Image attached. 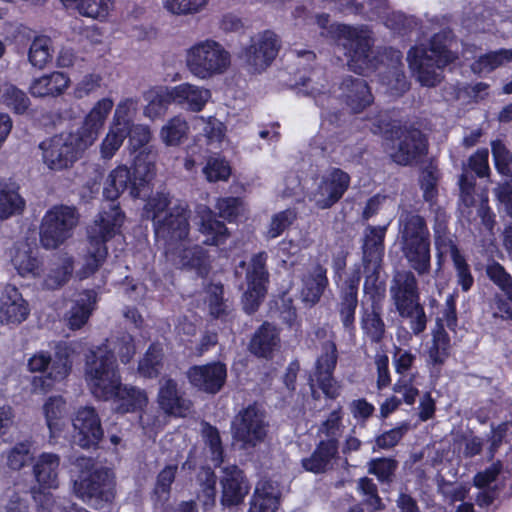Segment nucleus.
I'll return each instance as SVG.
<instances>
[{
	"instance_id": "obj_61",
	"label": "nucleus",
	"mask_w": 512,
	"mask_h": 512,
	"mask_svg": "<svg viewBox=\"0 0 512 512\" xmlns=\"http://www.w3.org/2000/svg\"><path fill=\"white\" fill-rule=\"evenodd\" d=\"M209 0H163L164 8L174 15H193L202 11Z\"/></svg>"
},
{
	"instance_id": "obj_58",
	"label": "nucleus",
	"mask_w": 512,
	"mask_h": 512,
	"mask_svg": "<svg viewBox=\"0 0 512 512\" xmlns=\"http://www.w3.org/2000/svg\"><path fill=\"white\" fill-rule=\"evenodd\" d=\"M148 105L145 107L144 114L151 118H157L162 116L170 103L172 98L170 97V89L151 91L148 96Z\"/></svg>"
},
{
	"instance_id": "obj_34",
	"label": "nucleus",
	"mask_w": 512,
	"mask_h": 512,
	"mask_svg": "<svg viewBox=\"0 0 512 512\" xmlns=\"http://www.w3.org/2000/svg\"><path fill=\"white\" fill-rule=\"evenodd\" d=\"M486 274L506 297L499 305L500 311L512 319V276L496 261L487 265Z\"/></svg>"
},
{
	"instance_id": "obj_35",
	"label": "nucleus",
	"mask_w": 512,
	"mask_h": 512,
	"mask_svg": "<svg viewBox=\"0 0 512 512\" xmlns=\"http://www.w3.org/2000/svg\"><path fill=\"white\" fill-rule=\"evenodd\" d=\"M279 504V491L270 481L257 483L250 501L249 512H276Z\"/></svg>"
},
{
	"instance_id": "obj_32",
	"label": "nucleus",
	"mask_w": 512,
	"mask_h": 512,
	"mask_svg": "<svg viewBox=\"0 0 512 512\" xmlns=\"http://www.w3.org/2000/svg\"><path fill=\"white\" fill-rule=\"evenodd\" d=\"M60 457L54 453H42L39 455L33 467L36 481L44 488L58 487V474Z\"/></svg>"
},
{
	"instance_id": "obj_36",
	"label": "nucleus",
	"mask_w": 512,
	"mask_h": 512,
	"mask_svg": "<svg viewBox=\"0 0 512 512\" xmlns=\"http://www.w3.org/2000/svg\"><path fill=\"white\" fill-rule=\"evenodd\" d=\"M11 262L21 276L36 277L40 274V260L26 242L15 244L11 253Z\"/></svg>"
},
{
	"instance_id": "obj_2",
	"label": "nucleus",
	"mask_w": 512,
	"mask_h": 512,
	"mask_svg": "<svg viewBox=\"0 0 512 512\" xmlns=\"http://www.w3.org/2000/svg\"><path fill=\"white\" fill-rule=\"evenodd\" d=\"M398 234L401 251L410 268L418 276L428 275L431 271V241L425 218L416 210L400 208Z\"/></svg>"
},
{
	"instance_id": "obj_50",
	"label": "nucleus",
	"mask_w": 512,
	"mask_h": 512,
	"mask_svg": "<svg viewBox=\"0 0 512 512\" xmlns=\"http://www.w3.org/2000/svg\"><path fill=\"white\" fill-rule=\"evenodd\" d=\"M163 348L159 344H151L143 358L139 361L138 371L146 378L157 377L163 366Z\"/></svg>"
},
{
	"instance_id": "obj_29",
	"label": "nucleus",
	"mask_w": 512,
	"mask_h": 512,
	"mask_svg": "<svg viewBox=\"0 0 512 512\" xmlns=\"http://www.w3.org/2000/svg\"><path fill=\"white\" fill-rule=\"evenodd\" d=\"M70 79L63 72H52L32 80L29 92L33 97H58L69 87Z\"/></svg>"
},
{
	"instance_id": "obj_42",
	"label": "nucleus",
	"mask_w": 512,
	"mask_h": 512,
	"mask_svg": "<svg viewBox=\"0 0 512 512\" xmlns=\"http://www.w3.org/2000/svg\"><path fill=\"white\" fill-rule=\"evenodd\" d=\"M190 126L186 118L176 115L170 118L160 130V139L166 146H178L188 139Z\"/></svg>"
},
{
	"instance_id": "obj_62",
	"label": "nucleus",
	"mask_w": 512,
	"mask_h": 512,
	"mask_svg": "<svg viewBox=\"0 0 512 512\" xmlns=\"http://www.w3.org/2000/svg\"><path fill=\"white\" fill-rule=\"evenodd\" d=\"M296 218L297 212L291 208L274 214L267 230V237L271 239L277 238L293 224Z\"/></svg>"
},
{
	"instance_id": "obj_25",
	"label": "nucleus",
	"mask_w": 512,
	"mask_h": 512,
	"mask_svg": "<svg viewBox=\"0 0 512 512\" xmlns=\"http://www.w3.org/2000/svg\"><path fill=\"white\" fill-rule=\"evenodd\" d=\"M341 96L353 113H360L373 102L367 82L359 77H345L340 85Z\"/></svg>"
},
{
	"instance_id": "obj_10",
	"label": "nucleus",
	"mask_w": 512,
	"mask_h": 512,
	"mask_svg": "<svg viewBox=\"0 0 512 512\" xmlns=\"http://www.w3.org/2000/svg\"><path fill=\"white\" fill-rule=\"evenodd\" d=\"M79 223L75 207L55 205L43 216L40 225V243L45 249H56L72 237Z\"/></svg>"
},
{
	"instance_id": "obj_9",
	"label": "nucleus",
	"mask_w": 512,
	"mask_h": 512,
	"mask_svg": "<svg viewBox=\"0 0 512 512\" xmlns=\"http://www.w3.org/2000/svg\"><path fill=\"white\" fill-rule=\"evenodd\" d=\"M185 63L194 77L208 80L227 71L231 64V55L219 42L205 39L186 50Z\"/></svg>"
},
{
	"instance_id": "obj_16",
	"label": "nucleus",
	"mask_w": 512,
	"mask_h": 512,
	"mask_svg": "<svg viewBox=\"0 0 512 512\" xmlns=\"http://www.w3.org/2000/svg\"><path fill=\"white\" fill-rule=\"evenodd\" d=\"M350 185V176L339 168H332L322 176L309 200L319 209H328L337 203Z\"/></svg>"
},
{
	"instance_id": "obj_3",
	"label": "nucleus",
	"mask_w": 512,
	"mask_h": 512,
	"mask_svg": "<svg viewBox=\"0 0 512 512\" xmlns=\"http://www.w3.org/2000/svg\"><path fill=\"white\" fill-rule=\"evenodd\" d=\"M70 464L77 473L72 489L78 498L96 506L114 500L116 483L110 469L99 466L94 458L84 455L71 457Z\"/></svg>"
},
{
	"instance_id": "obj_51",
	"label": "nucleus",
	"mask_w": 512,
	"mask_h": 512,
	"mask_svg": "<svg viewBox=\"0 0 512 512\" xmlns=\"http://www.w3.org/2000/svg\"><path fill=\"white\" fill-rule=\"evenodd\" d=\"M396 310L402 318L409 321L410 329L415 335L421 334L426 329L427 317L420 300L396 307Z\"/></svg>"
},
{
	"instance_id": "obj_64",
	"label": "nucleus",
	"mask_w": 512,
	"mask_h": 512,
	"mask_svg": "<svg viewBox=\"0 0 512 512\" xmlns=\"http://www.w3.org/2000/svg\"><path fill=\"white\" fill-rule=\"evenodd\" d=\"M495 166L499 173L505 176L512 174V153L500 141H493L491 144Z\"/></svg>"
},
{
	"instance_id": "obj_55",
	"label": "nucleus",
	"mask_w": 512,
	"mask_h": 512,
	"mask_svg": "<svg viewBox=\"0 0 512 512\" xmlns=\"http://www.w3.org/2000/svg\"><path fill=\"white\" fill-rule=\"evenodd\" d=\"M101 347L112 352L114 356L115 353H117L121 362L124 364L129 363L136 352L134 339L128 333H121L109 344L102 345Z\"/></svg>"
},
{
	"instance_id": "obj_12",
	"label": "nucleus",
	"mask_w": 512,
	"mask_h": 512,
	"mask_svg": "<svg viewBox=\"0 0 512 512\" xmlns=\"http://www.w3.org/2000/svg\"><path fill=\"white\" fill-rule=\"evenodd\" d=\"M269 422L263 407L257 403L242 408L233 418L232 436L242 448H254L264 442L268 434Z\"/></svg>"
},
{
	"instance_id": "obj_20",
	"label": "nucleus",
	"mask_w": 512,
	"mask_h": 512,
	"mask_svg": "<svg viewBox=\"0 0 512 512\" xmlns=\"http://www.w3.org/2000/svg\"><path fill=\"white\" fill-rule=\"evenodd\" d=\"M361 279L360 268H356L345 280L337 305L340 321L349 334L355 330V312L358 306V286Z\"/></svg>"
},
{
	"instance_id": "obj_22",
	"label": "nucleus",
	"mask_w": 512,
	"mask_h": 512,
	"mask_svg": "<svg viewBox=\"0 0 512 512\" xmlns=\"http://www.w3.org/2000/svg\"><path fill=\"white\" fill-rule=\"evenodd\" d=\"M158 404L168 415L184 417L191 408L190 400L179 390L177 382L169 376L159 381Z\"/></svg>"
},
{
	"instance_id": "obj_33",
	"label": "nucleus",
	"mask_w": 512,
	"mask_h": 512,
	"mask_svg": "<svg viewBox=\"0 0 512 512\" xmlns=\"http://www.w3.org/2000/svg\"><path fill=\"white\" fill-rule=\"evenodd\" d=\"M387 58L391 59L392 70L382 77L383 83L387 86L389 93L393 96H400L409 89V84L402 71V53L399 50L389 48L385 50Z\"/></svg>"
},
{
	"instance_id": "obj_24",
	"label": "nucleus",
	"mask_w": 512,
	"mask_h": 512,
	"mask_svg": "<svg viewBox=\"0 0 512 512\" xmlns=\"http://www.w3.org/2000/svg\"><path fill=\"white\" fill-rule=\"evenodd\" d=\"M389 293L396 307L420 300L418 282L411 270H397L390 282Z\"/></svg>"
},
{
	"instance_id": "obj_59",
	"label": "nucleus",
	"mask_w": 512,
	"mask_h": 512,
	"mask_svg": "<svg viewBox=\"0 0 512 512\" xmlns=\"http://www.w3.org/2000/svg\"><path fill=\"white\" fill-rule=\"evenodd\" d=\"M100 131V128L92 126V124L84 120L82 126L76 132L67 134L72 138L73 144L81 154L96 141Z\"/></svg>"
},
{
	"instance_id": "obj_47",
	"label": "nucleus",
	"mask_w": 512,
	"mask_h": 512,
	"mask_svg": "<svg viewBox=\"0 0 512 512\" xmlns=\"http://www.w3.org/2000/svg\"><path fill=\"white\" fill-rule=\"evenodd\" d=\"M52 40L48 36L35 37L28 51L30 64L38 69H43L52 60Z\"/></svg>"
},
{
	"instance_id": "obj_54",
	"label": "nucleus",
	"mask_w": 512,
	"mask_h": 512,
	"mask_svg": "<svg viewBox=\"0 0 512 512\" xmlns=\"http://www.w3.org/2000/svg\"><path fill=\"white\" fill-rule=\"evenodd\" d=\"M73 272V259L69 256L61 258L60 262L54 264L45 278L46 288L54 290L63 286Z\"/></svg>"
},
{
	"instance_id": "obj_38",
	"label": "nucleus",
	"mask_w": 512,
	"mask_h": 512,
	"mask_svg": "<svg viewBox=\"0 0 512 512\" xmlns=\"http://www.w3.org/2000/svg\"><path fill=\"white\" fill-rule=\"evenodd\" d=\"M96 297L94 290H85L78 295L68 312V325L71 329H79L88 321L96 304Z\"/></svg>"
},
{
	"instance_id": "obj_4",
	"label": "nucleus",
	"mask_w": 512,
	"mask_h": 512,
	"mask_svg": "<svg viewBox=\"0 0 512 512\" xmlns=\"http://www.w3.org/2000/svg\"><path fill=\"white\" fill-rule=\"evenodd\" d=\"M157 154L149 148L140 150L135 156L132 173L125 165L118 166L108 175L103 194L106 199L110 200L108 208H103L102 212L109 211L111 205H115L114 200L125 190H129V194L133 198L141 196V191L155 176V163ZM120 209V208H118ZM121 212V210H119Z\"/></svg>"
},
{
	"instance_id": "obj_18",
	"label": "nucleus",
	"mask_w": 512,
	"mask_h": 512,
	"mask_svg": "<svg viewBox=\"0 0 512 512\" xmlns=\"http://www.w3.org/2000/svg\"><path fill=\"white\" fill-rule=\"evenodd\" d=\"M75 443L84 449L95 448L104 436L100 418L93 407L78 409L73 418Z\"/></svg>"
},
{
	"instance_id": "obj_46",
	"label": "nucleus",
	"mask_w": 512,
	"mask_h": 512,
	"mask_svg": "<svg viewBox=\"0 0 512 512\" xmlns=\"http://www.w3.org/2000/svg\"><path fill=\"white\" fill-rule=\"evenodd\" d=\"M50 436L55 437L62 429L61 420L67 413L66 402L61 396H52L43 405Z\"/></svg>"
},
{
	"instance_id": "obj_45",
	"label": "nucleus",
	"mask_w": 512,
	"mask_h": 512,
	"mask_svg": "<svg viewBox=\"0 0 512 512\" xmlns=\"http://www.w3.org/2000/svg\"><path fill=\"white\" fill-rule=\"evenodd\" d=\"M450 338L445 331L441 319H437L436 326L432 332V345L429 348V358L435 365H442L450 354Z\"/></svg>"
},
{
	"instance_id": "obj_49",
	"label": "nucleus",
	"mask_w": 512,
	"mask_h": 512,
	"mask_svg": "<svg viewBox=\"0 0 512 512\" xmlns=\"http://www.w3.org/2000/svg\"><path fill=\"white\" fill-rule=\"evenodd\" d=\"M267 258L266 252H259L251 258L246 270L247 286L266 288L269 281V273L266 268Z\"/></svg>"
},
{
	"instance_id": "obj_60",
	"label": "nucleus",
	"mask_w": 512,
	"mask_h": 512,
	"mask_svg": "<svg viewBox=\"0 0 512 512\" xmlns=\"http://www.w3.org/2000/svg\"><path fill=\"white\" fill-rule=\"evenodd\" d=\"M397 467L398 462L394 459L377 458L368 463V472L376 475L380 482L389 484L393 481Z\"/></svg>"
},
{
	"instance_id": "obj_37",
	"label": "nucleus",
	"mask_w": 512,
	"mask_h": 512,
	"mask_svg": "<svg viewBox=\"0 0 512 512\" xmlns=\"http://www.w3.org/2000/svg\"><path fill=\"white\" fill-rule=\"evenodd\" d=\"M338 454V446L331 441H320L310 457L302 460L305 470L323 473L331 466V461Z\"/></svg>"
},
{
	"instance_id": "obj_30",
	"label": "nucleus",
	"mask_w": 512,
	"mask_h": 512,
	"mask_svg": "<svg viewBox=\"0 0 512 512\" xmlns=\"http://www.w3.org/2000/svg\"><path fill=\"white\" fill-rule=\"evenodd\" d=\"M387 225H368L363 232L362 263H381L384 256V239Z\"/></svg>"
},
{
	"instance_id": "obj_28",
	"label": "nucleus",
	"mask_w": 512,
	"mask_h": 512,
	"mask_svg": "<svg viewBox=\"0 0 512 512\" xmlns=\"http://www.w3.org/2000/svg\"><path fill=\"white\" fill-rule=\"evenodd\" d=\"M197 214L200 217L198 230L205 236L203 243L209 246L224 244L229 237L225 224L217 220L214 212L207 206H199Z\"/></svg>"
},
{
	"instance_id": "obj_27",
	"label": "nucleus",
	"mask_w": 512,
	"mask_h": 512,
	"mask_svg": "<svg viewBox=\"0 0 512 512\" xmlns=\"http://www.w3.org/2000/svg\"><path fill=\"white\" fill-rule=\"evenodd\" d=\"M280 347V329L270 323L264 322L252 335L248 349L257 357L271 358Z\"/></svg>"
},
{
	"instance_id": "obj_14",
	"label": "nucleus",
	"mask_w": 512,
	"mask_h": 512,
	"mask_svg": "<svg viewBox=\"0 0 512 512\" xmlns=\"http://www.w3.org/2000/svg\"><path fill=\"white\" fill-rule=\"evenodd\" d=\"M43 164L52 171H62L72 167L80 153L67 133H60L43 140L39 144Z\"/></svg>"
},
{
	"instance_id": "obj_17",
	"label": "nucleus",
	"mask_w": 512,
	"mask_h": 512,
	"mask_svg": "<svg viewBox=\"0 0 512 512\" xmlns=\"http://www.w3.org/2000/svg\"><path fill=\"white\" fill-rule=\"evenodd\" d=\"M337 360L335 342L331 340L324 342L322 352L315 362L314 379L322 392L330 399L337 398L340 390V386L333 377Z\"/></svg>"
},
{
	"instance_id": "obj_8",
	"label": "nucleus",
	"mask_w": 512,
	"mask_h": 512,
	"mask_svg": "<svg viewBox=\"0 0 512 512\" xmlns=\"http://www.w3.org/2000/svg\"><path fill=\"white\" fill-rule=\"evenodd\" d=\"M372 131L375 134H383L386 138L396 140L390 155L392 160L399 165H412L427 151L425 137L419 129L400 126L381 119L373 124Z\"/></svg>"
},
{
	"instance_id": "obj_5",
	"label": "nucleus",
	"mask_w": 512,
	"mask_h": 512,
	"mask_svg": "<svg viewBox=\"0 0 512 512\" xmlns=\"http://www.w3.org/2000/svg\"><path fill=\"white\" fill-rule=\"evenodd\" d=\"M124 214L118 207L111 205L109 211L100 213L88 230L89 247L82 268L78 271L81 279L94 274L105 261L108 251L105 243L110 240L121 227Z\"/></svg>"
},
{
	"instance_id": "obj_11",
	"label": "nucleus",
	"mask_w": 512,
	"mask_h": 512,
	"mask_svg": "<svg viewBox=\"0 0 512 512\" xmlns=\"http://www.w3.org/2000/svg\"><path fill=\"white\" fill-rule=\"evenodd\" d=\"M336 32L338 45L343 47L349 57L348 66L351 70L362 73L374 66L371 59L373 38L367 27L338 25Z\"/></svg>"
},
{
	"instance_id": "obj_19",
	"label": "nucleus",
	"mask_w": 512,
	"mask_h": 512,
	"mask_svg": "<svg viewBox=\"0 0 512 512\" xmlns=\"http://www.w3.org/2000/svg\"><path fill=\"white\" fill-rule=\"evenodd\" d=\"M186 375L192 386L203 392L216 394L226 382L227 369L221 362H212L206 365L192 366Z\"/></svg>"
},
{
	"instance_id": "obj_48",
	"label": "nucleus",
	"mask_w": 512,
	"mask_h": 512,
	"mask_svg": "<svg viewBox=\"0 0 512 512\" xmlns=\"http://www.w3.org/2000/svg\"><path fill=\"white\" fill-rule=\"evenodd\" d=\"M177 469V465H168L158 473L152 495L155 504L163 506L169 500Z\"/></svg>"
},
{
	"instance_id": "obj_56",
	"label": "nucleus",
	"mask_w": 512,
	"mask_h": 512,
	"mask_svg": "<svg viewBox=\"0 0 512 512\" xmlns=\"http://www.w3.org/2000/svg\"><path fill=\"white\" fill-rule=\"evenodd\" d=\"M32 458L31 443L29 441L16 443L6 452L7 466L16 471L29 464Z\"/></svg>"
},
{
	"instance_id": "obj_6",
	"label": "nucleus",
	"mask_w": 512,
	"mask_h": 512,
	"mask_svg": "<svg viewBox=\"0 0 512 512\" xmlns=\"http://www.w3.org/2000/svg\"><path fill=\"white\" fill-rule=\"evenodd\" d=\"M453 60L454 56L446 49L440 34L431 38L429 47L415 46L407 53L410 69L416 73L421 85L427 87H434L441 82L442 69Z\"/></svg>"
},
{
	"instance_id": "obj_7",
	"label": "nucleus",
	"mask_w": 512,
	"mask_h": 512,
	"mask_svg": "<svg viewBox=\"0 0 512 512\" xmlns=\"http://www.w3.org/2000/svg\"><path fill=\"white\" fill-rule=\"evenodd\" d=\"M85 380L94 397L108 401L119 387L121 377L112 352L96 347L86 355Z\"/></svg>"
},
{
	"instance_id": "obj_52",
	"label": "nucleus",
	"mask_w": 512,
	"mask_h": 512,
	"mask_svg": "<svg viewBox=\"0 0 512 512\" xmlns=\"http://www.w3.org/2000/svg\"><path fill=\"white\" fill-rule=\"evenodd\" d=\"M512 61V49H500L498 51L490 52L479 57L471 65L474 73L491 72L499 66Z\"/></svg>"
},
{
	"instance_id": "obj_44",
	"label": "nucleus",
	"mask_w": 512,
	"mask_h": 512,
	"mask_svg": "<svg viewBox=\"0 0 512 512\" xmlns=\"http://www.w3.org/2000/svg\"><path fill=\"white\" fill-rule=\"evenodd\" d=\"M361 328L372 342L379 343L385 335V323L381 316V308L373 303L365 309L361 316Z\"/></svg>"
},
{
	"instance_id": "obj_21",
	"label": "nucleus",
	"mask_w": 512,
	"mask_h": 512,
	"mask_svg": "<svg viewBox=\"0 0 512 512\" xmlns=\"http://www.w3.org/2000/svg\"><path fill=\"white\" fill-rule=\"evenodd\" d=\"M221 504L225 507L238 506L249 493L250 485L242 470L231 465L223 468Z\"/></svg>"
},
{
	"instance_id": "obj_63",
	"label": "nucleus",
	"mask_w": 512,
	"mask_h": 512,
	"mask_svg": "<svg viewBox=\"0 0 512 512\" xmlns=\"http://www.w3.org/2000/svg\"><path fill=\"white\" fill-rule=\"evenodd\" d=\"M28 491L25 485L15 484V487L6 490L7 510L11 512H28L29 505L27 501Z\"/></svg>"
},
{
	"instance_id": "obj_15",
	"label": "nucleus",
	"mask_w": 512,
	"mask_h": 512,
	"mask_svg": "<svg viewBox=\"0 0 512 512\" xmlns=\"http://www.w3.org/2000/svg\"><path fill=\"white\" fill-rule=\"evenodd\" d=\"M279 48L276 34L264 31L251 38L250 45L243 49L240 58L251 73H261L276 58Z\"/></svg>"
},
{
	"instance_id": "obj_41",
	"label": "nucleus",
	"mask_w": 512,
	"mask_h": 512,
	"mask_svg": "<svg viewBox=\"0 0 512 512\" xmlns=\"http://www.w3.org/2000/svg\"><path fill=\"white\" fill-rule=\"evenodd\" d=\"M175 263L181 268L194 270L200 277L208 275L210 266L206 251L200 246H194L181 250Z\"/></svg>"
},
{
	"instance_id": "obj_39",
	"label": "nucleus",
	"mask_w": 512,
	"mask_h": 512,
	"mask_svg": "<svg viewBox=\"0 0 512 512\" xmlns=\"http://www.w3.org/2000/svg\"><path fill=\"white\" fill-rule=\"evenodd\" d=\"M25 202L18 193L15 183L0 179V219L19 214L24 209Z\"/></svg>"
},
{
	"instance_id": "obj_13",
	"label": "nucleus",
	"mask_w": 512,
	"mask_h": 512,
	"mask_svg": "<svg viewBox=\"0 0 512 512\" xmlns=\"http://www.w3.org/2000/svg\"><path fill=\"white\" fill-rule=\"evenodd\" d=\"M28 367L32 372L49 370L46 376H35L32 379L34 392L48 391L55 381L63 380L71 370V361L66 350L57 351L55 357L46 352H39L29 359Z\"/></svg>"
},
{
	"instance_id": "obj_31",
	"label": "nucleus",
	"mask_w": 512,
	"mask_h": 512,
	"mask_svg": "<svg viewBox=\"0 0 512 512\" xmlns=\"http://www.w3.org/2000/svg\"><path fill=\"white\" fill-rule=\"evenodd\" d=\"M111 400L114 401V410L121 414L141 410L148 402L145 391L134 386L122 385L121 382Z\"/></svg>"
},
{
	"instance_id": "obj_40",
	"label": "nucleus",
	"mask_w": 512,
	"mask_h": 512,
	"mask_svg": "<svg viewBox=\"0 0 512 512\" xmlns=\"http://www.w3.org/2000/svg\"><path fill=\"white\" fill-rule=\"evenodd\" d=\"M326 269L321 265H315L312 270L303 278L301 294L304 301L315 304L319 301L325 288L328 285Z\"/></svg>"
},
{
	"instance_id": "obj_53",
	"label": "nucleus",
	"mask_w": 512,
	"mask_h": 512,
	"mask_svg": "<svg viewBox=\"0 0 512 512\" xmlns=\"http://www.w3.org/2000/svg\"><path fill=\"white\" fill-rule=\"evenodd\" d=\"M75 8L80 15L102 22L113 10L114 0H81Z\"/></svg>"
},
{
	"instance_id": "obj_26",
	"label": "nucleus",
	"mask_w": 512,
	"mask_h": 512,
	"mask_svg": "<svg viewBox=\"0 0 512 512\" xmlns=\"http://www.w3.org/2000/svg\"><path fill=\"white\" fill-rule=\"evenodd\" d=\"M172 102L190 112H200L211 98V92L201 86L182 83L170 89Z\"/></svg>"
},
{
	"instance_id": "obj_1",
	"label": "nucleus",
	"mask_w": 512,
	"mask_h": 512,
	"mask_svg": "<svg viewBox=\"0 0 512 512\" xmlns=\"http://www.w3.org/2000/svg\"><path fill=\"white\" fill-rule=\"evenodd\" d=\"M143 216L152 221L155 237L164 242L167 251L189 235V206L182 201L172 203L168 193L160 192L150 197L144 205Z\"/></svg>"
},
{
	"instance_id": "obj_43",
	"label": "nucleus",
	"mask_w": 512,
	"mask_h": 512,
	"mask_svg": "<svg viewBox=\"0 0 512 512\" xmlns=\"http://www.w3.org/2000/svg\"><path fill=\"white\" fill-rule=\"evenodd\" d=\"M434 246L436 250L449 251L451 257L460 255L455 242V236L448 229V220L445 214L437 213L433 224Z\"/></svg>"
},
{
	"instance_id": "obj_23",
	"label": "nucleus",
	"mask_w": 512,
	"mask_h": 512,
	"mask_svg": "<svg viewBox=\"0 0 512 512\" xmlns=\"http://www.w3.org/2000/svg\"><path fill=\"white\" fill-rule=\"evenodd\" d=\"M30 313L28 302L19 290L7 285L0 297V322L6 325H19Z\"/></svg>"
},
{
	"instance_id": "obj_57",
	"label": "nucleus",
	"mask_w": 512,
	"mask_h": 512,
	"mask_svg": "<svg viewBox=\"0 0 512 512\" xmlns=\"http://www.w3.org/2000/svg\"><path fill=\"white\" fill-rule=\"evenodd\" d=\"M128 133L129 131L110 125L109 131L100 145L101 157L106 160L111 159L122 146Z\"/></svg>"
}]
</instances>
